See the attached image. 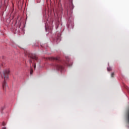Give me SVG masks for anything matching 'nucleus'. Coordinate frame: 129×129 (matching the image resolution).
I'll list each match as a JSON object with an SVG mask.
<instances>
[{"label":"nucleus","mask_w":129,"mask_h":129,"mask_svg":"<svg viewBox=\"0 0 129 129\" xmlns=\"http://www.w3.org/2000/svg\"><path fill=\"white\" fill-rule=\"evenodd\" d=\"M1 77L4 79V81L3 83V90L6 91L7 88H8L9 87L6 82V81L9 79V74H10V70L9 69L5 70L3 72L1 73Z\"/></svg>","instance_id":"nucleus-1"},{"label":"nucleus","mask_w":129,"mask_h":129,"mask_svg":"<svg viewBox=\"0 0 129 129\" xmlns=\"http://www.w3.org/2000/svg\"><path fill=\"white\" fill-rule=\"evenodd\" d=\"M25 53L26 56H28V57L30 58V59L29 60L30 64H33V61H34V60H36V61L38 60V57H37V56H36V54L31 53L27 51H25Z\"/></svg>","instance_id":"nucleus-2"},{"label":"nucleus","mask_w":129,"mask_h":129,"mask_svg":"<svg viewBox=\"0 0 129 129\" xmlns=\"http://www.w3.org/2000/svg\"><path fill=\"white\" fill-rule=\"evenodd\" d=\"M56 68L57 70H60V71H62L64 69V67L60 65V64H57L56 66Z\"/></svg>","instance_id":"nucleus-3"},{"label":"nucleus","mask_w":129,"mask_h":129,"mask_svg":"<svg viewBox=\"0 0 129 129\" xmlns=\"http://www.w3.org/2000/svg\"><path fill=\"white\" fill-rule=\"evenodd\" d=\"M49 60L51 61H59L60 58H59V57H51L49 58Z\"/></svg>","instance_id":"nucleus-4"},{"label":"nucleus","mask_w":129,"mask_h":129,"mask_svg":"<svg viewBox=\"0 0 129 129\" xmlns=\"http://www.w3.org/2000/svg\"><path fill=\"white\" fill-rule=\"evenodd\" d=\"M63 64H64V65H67V66H71V64H70V61H69V58H67V60L64 62Z\"/></svg>","instance_id":"nucleus-5"},{"label":"nucleus","mask_w":129,"mask_h":129,"mask_svg":"<svg viewBox=\"0 0 129 129\" xmlns=\"http://www.w3.org/2000/svg\"><path fill=\"white\" fill-rule=\"evenodd\" d=\"M70 10H73V9H74V6H73V4L72 3L70 6Z\"/></svg>","instance_id":"nucleus-6"},{"label":"nucleus","mask_w":129,"mask_h":129,"mask_svg":"<svg viewBox=\"0 0 129 129\" xmlns=\"http://www.w3.org/2000/svg\"><path fill=\"white\" fill-rule=\"evenodd\" d=\"M5 66V63L2 62L0 64V68H3V67H4Z\"/></svg>","instance_id":"nucleus-7"},{"label":"nucleus","mask_w":129,"mask_h":129,"mask_svg":"<svg viewBox=\"0 0 129 129\" xmlns=\"http://www.w3.org/2000/svg\"><path fill=\"white\" fill-rule=\"evenodd\" d=\"M107 71H111V68H110V67L107 68Z\"/></svg>","instance_id":"nucleus-8"},{"label":"nucleus","mask_w":129,"mask_h":129,"mask_svg":"<svg viewBox=\"0 0 129 129\" xmlns=\"http://www.w3.org/2000/svg\"><path fill=\"white\" fill-rule=\"evenodd\" d=\"M111 77H114V73H112L111 74Z\"/></svg>","instance_id":"nucleus-9"},{"label":"nucleus","mask_w":129,"mask_h":129,"mask_svg":"<svg viewBox=\"0 0 129 129\" xmlns=\"http://www.w3.org/2000/svg\"><path fill=\"white\" fill-rule=\"evenodd\" d=\"M6 123H5V122H3V123H2V125H3V126H5V125H6Z\"/></svg>","instance_id":"nucleus-10"},{"label":"nucleus","mask_w":129,"mask_h":129,"mask_svg":"<svg viewBox=\"0 0 129 129\" xmlns=\"http://www.w3.org/2000/svg\"><path fill=\"white\" fill-rule=\"evenodd\" d=\"M30 74H31V75H32V74H33V70H30Z\"/></svg>","instance_id":"nucleus-11"},{"label":"nucleus","mask_w":129,"mask_h":129,"mask_svg":"<svg viewBox=\"0 0 129 129\" xmlns=\"http://www.w3.org/2000/svg\"><path fill=\"white\" fill-rule=\"evenodd\" d=\"M34 69H36V64H34Z\"/></svg>","instance_id":"nucleus-12"},{"label":"nucleus","mask_w":129,"mask_h":129,"mask_svg":"<svg viewBox=\"0 0 129 129\" xmlns=\"http://www.w3.org/2000/svg\"><path fill=\"white\" fill-rule=\"evenodd\" d=\"M2 129H7V127H2Z\"/></svg>","instance_id":"nucleus-13"}]
</instances>
